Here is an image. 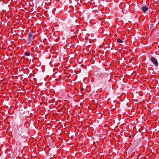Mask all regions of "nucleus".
Here are the masks:
<instances>
[{"label":"nucleus","mask_w":159,"mask_h":159,"mask_svg":"<svg viewBox=\"0 0 159 159\" xmlns=\"http://www.w3.org/2000/svg\"><path fill=\"white\" fill-rule=\"evenodd\" d=\"M150 60L156 66H158V63L156 58L154 57H152L150 58Z\"/></svg>","instance_id":"obj_1"},{"label":"nucleus","mask_w":159,"mask_h":159,"mask_svg":"<svg viewBox=\"0 0 159 159\" xmlns=\"http://www.w3.org/2000/svg\"><path fill=\"white\" fill-rule=\"evenodd\" d=\"M33 34L31 33H29L28 34L29 36V40L28 42V44H30L31 41V38L33 37Z\"/></svg>","instance_id":"obj_2"},{"label":"nucleus","mask_w":159,"mask_h":159,"mask_svg":"<svg viewBox=\"0 0 159 159\" xmlns=\"http://www.w3.org/2000/svg\"><path fill=\"white\" fill-rule=\"evenodd\" d=\"M148 7L146 6H144L142 7L141 10L143 12H145L148 10Z\"/></svg>","instance_id":"obj_3"},{"label":"nucleus","mask_w":159,"mask_h":159,"mask_svg":"<svg viewBox=\"0 0 159 159\" xmlns=\"http://www.w3.org/2000/svg\"><path fill=\"white\" fill-rule=\"evenodd\" d=\"M25 54L27 56H30V53L29 52H25Z\"/></svg>","instance_id":"obj_4"},{"label":"nucleus","mask_w":159,"mask_h":159,"mask_svg":"<svg viewBox=\"0 0 159 159\" xmlns=\"http://www.w3.org/2000/svg\"><path fill=\"white\" fill-rule=\"evenodd\" d=\"M117 42L119 43H122L123 42L120 39H118L117 40Z\"/></svg>","instance_id":"obj_5"}]
</instances>
